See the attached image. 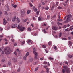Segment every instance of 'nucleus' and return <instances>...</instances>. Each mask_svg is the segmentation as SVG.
<instances>
[{"instance_id": "31", "label": "nucleus", "mask_w": 73, "mask_h": 73, "mask_svg": "<svg viewBox=\"0 0 73 73\" xmlns=\"http://www.w3.org/2000/svg\"><path fill=\"white\" fill-rule=\"evenodd\" d=\"M2 31H3V29H1L0 27V33L2 32Z\"/></svg>"}, {"instance_id": "8", "label": "nucleus", "mask_w": 73, "mask_h": 73, "mask_svg": "<svg viewBox=\"0 0 73 73\" xmlns=\"http://www.w3.org/2000/svg\"><path fill=\"white\" fill-rule=\"evenodd\" d=\"M65 66H64V69H63L62 71V73H65V72L66 71V70L65 69Z\"/></svg>"}, {"instance_id": "64", "label": "nucleus", "mask_w": 73, "mask_h": 73, "mask_svg": "<svg viewBox=\"0 0 73 73\" xmlns=\"http://www.w3.org/2000/svg\"><path fill=\"white\" fill-rule=\"evenodd\" d=\"M20 68H19L17 70V72H20Z\"/></svg>"}, {"instance_id": "26", "label": "nucleus", "mask_w": 73, "mask_h": 73, "mask_svg": "<svg viewBox=\"0 0 73 73\" xmlns=\"http://www.w3.org/2000/svg\"><path fill=\"white\" fill-rule=\"evenodd\" d=\"M54 6H55V3H53V5L52 6V8H54Z\"/></svg>"}, {"instance_id": "43", "label": "nucleus", "mask_w": 73, "mask_h": 73, "mask_svg": "<svg viewBox=\"0 0 73 73\" xmlns=\"http://www.w3.org/2000/svg\"><path fill=\"white\" fill-rule=\"evenodd\" d=\"M25 44V42L24 41H23L22 42V45H24Z\"/></svg>"}, {"instance_id": "12", "label": "nucleus", "mask_w": 73, "mask_h": 73, "mask_svg": "<svg viewBox=\"0 0 73 73\" xmlns=\"http://www.w3.org/2000/svg\"><path fill=\"white\" fill-rule=\"evenodd\" d=\"M66 73H70V69H67L66 70Z\"/></svg>"}, {"instance_id": "2", "label": "nucleus", "mask_w": 73, "mask_h": 73, "mask_svg": "<svg viewBox=\"0 0 73 73\" xmlns=\"http://www.w3.org/2000/svg\"><path fill=\"white\" fill-rule=\"evenodd\" d=\"M18 29H19L20 31H23L24 29H25V28L22 26H20L19 25L18 26Z\"/></svg>"}, {"instance_id": "62", "label": "nucleus", "mask_w": 73, "mask_h": 73, "mask_svg": "<svg viewBox=\"0 0 73 73\" xmlns=\"http://www.w3.org/2000/svg\"><path fill=\"white\" fill-rule=\"evenodd\" d=\"M37 11V9H35V12H36Z\"/></svg>"}, {"instance_id": "1", "label": "nucleus", "mask_w": 73, "mask_h": 73, "mask_svg": "<svg viewBox=\"0 0 73 73\" xmlns=\"http://www.w3.org/2000/svg\"><path fill=\"white\" fill-rule=\"evenodd\" d=\"M5 52L6 54H8L11 52H12V51L11 50H10V48H5L4 49Z\"/></svg>"}, {"instance_id": "46", "label": "nucleus", "mask_w": 73, "mask_h": 73, "mask_svg": "<svg viewBox=\"0 0 73 73\" xmlns=\"http://www.w3.org/2000/svg\"><path fill=\"white\" fill-rule=\"evenodd\" d=\"M27 20H28V19H25L24 21V22L25 23V22H26V21H27Z\"/></svg>"}, {"instance_id": "5", "label": "nucleus", "mask_w": 73, "mask_h": 73, "mask_svg": "<svg viewBox=\"0 0 73 73\" xmlns=\"http://www.w3.org/2000/svg\"><path fill=\"white\" fill-rule=\"evenodd\" d=\"M27 42L29 45H31V44H32L33 42L31 40H27Z\"/></svg>"}, {"instance_id": "15", "label": "nucleus", "mask_w": 73, "mask_h": 73, "mask_svg": "<svg viewBox=\"0 0 73 73\" xmlns=\"http://www.w3.org/2000/svg\"><path fill=\"white\" fill-rule=\"evenodd\" d=\"M52 41H50L48 42V45L49 46H50L51 45H52Z\"/></svg>"}, {"instance_id": "14", "label": "nucleus", "mask_w": 73, "mask_h": 73, "mask_svg": "<svg viewBox=\"0 0 73 73\" xmlns=\"http://www.w3.org/2000/svg\"><path fill=\"white\" fill-rule=\"evenodd\" d=\"M62 35V33H60L59 34V37H61V36Z\"/></svg>"}, {"instance_id": "6", "label": "nucleus", "mask_w": 73, "mask_h": 73, "mask_svg": "<svg viewBox=\"0 0 73 73\" xmlns=\"http://www.w3.org/2000/svg\"><path fill=\"white\" fill-rule=\"evenodd\" d=\"M52 28L54 30H57V29H58V27H56L55 26L52 27Z\"/></svg>"}, {"instance_id": "29", "label": "nucleus", "mask_w": 73, "mask_h": 73, "mask_svg": "<svg viewBox=\"0 0 73 73\" xmlns=\"http://www.w3.org/2000/svg\"><path fill=\"white\" fill-rule=\"evenodd\" d=\"M33 49L34 52H35V51H36L37 50H36V48H33Z\"/></svg>"}, {"instance_id": "49", "label": "nucleus", "mask_w": 73, "mask_h": 73, "mask_svg": "<svg viewBox=\"0 0 73 73\" xmlns=\"http://www.w3.org/2000/svg\"><path fill=\"white\" fill-rule=\"evenodd\" d=\"M2 71L3 73H6V71L5 70H2Z\"/></svg>"}, {"instance_id": "55", "label": "nucleus", "mask_w": 73, "mask_h": 73, "mask_svg": "<svg viewBox=\"0 0 73 73\" xmlns=\"http://www.w3.org/2000/svg\"><path fill=\"white\" fill-rule=\"evenodd\" d=\"M45 51H46V53H48V52H49V51H48V50H45Z\"/></svg>"}, {"instance_id": "45", "label": "nucleus", "mask_w": 73, "mask_h": 73, "mask_svg": "<svg viewBox=\"0 0 73 73\" xmlns=\"http://www.w3.org/2000/svg\"><path fill=\"white\" fill-rule=\"evenodd\" d=\"M44 57H42V58H40V60H41V61H42V60H43V59H44Z\"/></svg>"}, {"instance_id": "19", "label": "nucleus", "mask_w": 73, "mask_h": 73, "mask_svg": "<svg viewBox=\"0 0 73 73\" xmlns=\"http://www.w3.org/2000/svg\"><path fill=\"white\" fill-rule=\"evenodd\" d=\"M42 31L44 33H46V31H45V29H44L42 30Z\"/></svg>"}, {"instance_id": "25", "label": "nucleus", "mask_w": 73, "mask_h": 73, "mask_svg": "<svg viewBox=\"0 0 73 73\" xmlns=\"http://www.w3.org/2000/svg\"><path fill=\"white\" fill-rule=\"evenodd\" d=\"M49 68H46V72L47 73H49Z\"/></svg>"}, {"instance_id": "39", "label": "nucleus", "mask_w": 73, "mask_h": 73, "mask_svg": "<svg viewBox=\"0 0 73 73\" xmlns=\"http://www.w3.org/2000/svg\"><path fill=\"white\" fill-rule=\"evenodd\" d=\"M62 40H67V39L65 38H62Z\"/></svg>"}, {"instance_id": "54", "label": "nucleus", "mask_w": 73, "mask_h": 73, "mask_svg": "<svg viewBox=\"0 0 73 73\" xmlns=\"http://www.w3.org/2000/svg\"><path fill=\"white\" fill-rule=\"evenodd\" d=\"M43 64H47V62H44Z\"/></svg>"}, {"instance_id": "13", "label": "nucleus", "mask_w": 73, "mask_h": 73, "mask_svg": "<svg viewBox=\"0 0 73 73\" xmlns=\"http://www.w3.org/2000/svg\"><path fill=\"white\" fill-rule=\"evenodd\" d=\"M16 16H14L12 19V21L14 22L15 21V19H16Z\"/></svg>"}, {"instance_id": "47", "label": "nucleus", "mask_w": 73, "mask_h": 73, "mask_svg": "<svg viewBox=\"0 0 73 73\" xmlns=\"http://www.w3.org/2000/svg\"><path fill=\"white\" fill-rule=\"evenodd\" d=\"M38 20H39V21H40V20H41V18L39 17V18H38Z\"/></svg>"}, {"instance_id": "21", "label": "nucleus", "mask_w": 73, "mask_h": 73, "mask_svg": "<svg viewBox=\"0 0 73 73\" xmlns=\"http://www.w3.org/2000/svg\"><path fill=\"white\" fill-rule=\"evenodd\" d=\"M58 4H59V2H56V5H57V6H58Z\"/></svg>"}, {"instance_id": "37", "label": "nucleus", "mask_w": 73, "mask_h": 73, "mask_svg": "<svg viewBox=\"0 0 73 73\" xmlns=\"http://www.w3.org/2000/svg\"><path fill=\"white\" fill-rule=\"evenodd\" d=\"M33 20H34L35 21V20H36V18H35V17H33Z\"/></svg>"}, {"instance_id": "32", "label": "nucleus", "mask_w": 73, "mask_h": 73, "mask_svg": "<svg viewBox=\"0 0 73 73\" xmlns=\"http://www.w3.org/2000/svg\"><path fill=\"white\" fill-rule=\"evenodd\" d=\"M27 14H29L30 13V10H29L27 11Z\"/></svg>"}, {"instance_id": "63", "label": "nucleus", "mask_w": 73, "mask_h": 73, "mask_svg": "<svg viewBox=\"0 0 73 73\" xmlns=\"http://www.w3.org/2000/svg\"><path fill=\"white\" fill-rule=\"evenodd\" d=\"M34 64L35 65H37V62H35L34 63Z\"/></svg>"}, {"instance_id": "20", "label": "nucleus", "mask_w": 73, "mask_h": 73, "mask_svg": "<svg viewBox=\"0 0 73 73\" xmlns=\"http://www.w3.org/2000/svg\"><path fill=\"white\" fill-rule=\"evenodd\" d=\"M49 60H54V59L53 58H51V57H49V58H48Z\"/></svg>"}, {"instance_id": "61", "label": "nucleus", "mask_w": 73, "mask_h": 73, "mask_svg": "<svg viewBox=\"0 0 73 73\" xmlns=\"http://www.w3.org/2000/svg\"><path fill=\"white\" fill-rule=\"evenodd\" d=\"M68 31V28H67L65 30V31Z\"/></svg>"}, {"instance_id": "40", "label": "nucleus", "mask_w": 73, "mask_h": 73, "mask_svg": "<svg viewBox=\"0 0 73 73\" xmlns=\"http://www.w3.org/2000/svg\"><path fill=\"white\" fill-rule=\"evenodd\" d=\"M42 47L44 48H46V46L45 45H43Z\"/></svg>"}, {"instance_id": "3", "label": "nucleus", "mask_w": 73, "mask_h": 73, "mask_svg": "<svg viewBox=\"0 0 73 73\" xmlns=\"http://www.w3.org/2000/svg\"><path fill=\"white\" fill-rule=\"evenodd\" d=\"M72 17L71 15L70 14L68 15L66 20L64 22V23H68L70 21V19Z\"/></svg>"}, {"instance_id": "17", "label": "nucleus", "mask_w": 73, "mask_h": 73, "mask_svg": "<svg viewBox=\"0 0 73 73\" xmlns=\"http://www.w3.org/2000/svg\"><path fill=\"white\" fill-rule=\"evenodd\" d=\"M57 24L58 25H62V23H60L59 22H58Z\"/></svg>"}, {"instance_id": "24", "label": "nucleus", "mask_w": 73, "mask_h": 73, "mask_svg": "<svg viewBox=\"0 0 73 73\" xmlns=\"http://www.w3.org/2000/svg\"><path fill=\"white\" fill-rule=\"evenodd\" d=\"M45 10H48L49 9V7L48 6L47 7L45 8Z\"/></svg>"}, {"instance_id": "38", "label": "nucleus", "mask_w": 73, "mask_h": 73, "mask_svg": "<svg viewBox=\"0 0 73 73\" xmlns=\"http://www.w3.org/2000/svg\"><path fill=\"white\" fill-rule=\"evenodd\" d=\"M53 36H54V37H55V38H57V36L55 35H53Z\"/></svg>"}, {"instance_id": "36", "label": "nucleus", "mask_w": 73, "mask_h": 73, "mask_svg": "<svg viewBox=\"0 0 73 73\" xmlns=\"http://www.w3.org/2000/svg\"><path fill=\"white\" fill-rule=\"evenodd\" d=\"M54 49L56 50V49H57V46H54Z\"/></svg>"}, {"instance_id": "16", "label": "nucleus", "mask_w": 73, "mask_h": 73, "mask_svg": "<svg viewBox=\"0 0 73 73\" xmlns=\"http://www.w3.org/2000/svg\"><path fill=\"white\" fill-rule=\"evenodd\" d=\"M28 30L29 31L31 32V28L30 27H29L28 28Z\"/></svg>"}, {"instance_id": "22", "label": "nucleus", "mask_w": 73, "mask_h": 73, "mask_svg": "<svg viewBox=\"0 0 73 73\" xmlns=\"http://www.w3.org/2000/svg\"><path fill=\"white\" fill-rule=\"evenodd\" d=\"M12 6L13 7H14V8H16V7H17V6H16V5H14V4H12Z\"/></svg>"}, {"instance_id": "59", "label": "nucleus", "mask_w": 73, "mask_h": 73, "mask_svg": "<svg viewBox=\"0 0 73 73\" xmlns=\"http://www.w3.org/2000/svg\"><path fill=\"white\" fill-rule=\"evenodd\" d=\"M46 67H47V66H44V68H45V69H46Z\"/></svg>"}, {"instance_id": "51", "label": "nucleus", "mask_w": 73, "mask_h": 73, "mask_svg": "<svg viewBox=\"0 0 73 73\" xmlns=\"http://www.w3.org/2000/svg\"><path fill=\"white\" fill-rule=\"evenodd\" d=\"M11 41H12L13 42H14V39H11Z\"/></svg>"}, {"instance_id": "18", "label": "nucleus", "mask_w": 73, "mask_h": 73, "mask_svg": "<svg viewBox=\"0 0 73 73\" xmlns=\"http://www.w3.org/2000/svg\"><path fill=\"white\" fill-rule=\"evenodd\" d=\"M17 20L18 21V23H20V19H19V18H18V17H17Z\"/></svg>"}, {"instance_id": "56", "label": "nucleus", "mask_w": 73, "mask_h": 73, "mask_svg": "<svg viewBox=\"0 0 73 73\" xmlns=\"http://www.w3.org/2000/svg\"><path fill=\"white\" fill-rule=\"evenodd\" d=\"M58 9H62V7H61L60 6H59V7H58Z\"/></svg>"}, {"instance_id": "48", "label": "nucleus", "mask_w": 73, "mask_h": 73, "mask_svg": "<svg viewBox=\"0 0 73 73\" xmlns=\"http://www.w3.org/2000/svg\"><path fill=\"white\" fill-rule=\"evenodd\" d=\"M31 27H34V25H33V23H31Z\"/></svg>"}, {"instance_id": "23", "label": "nucleus", "mask_w": 73, "mask_h": 73, "mask_svg": "<svg viewBox=\"0 0 73 73\" xmlns=\"http://www.w3.org/2000/svg\"><path fill=\"white\" fill-rule=\"evenodd\" d=\"M68 57H70V58L72 57H73V56L70 55V54H68Z\"/></svg>"}, {"instance_id": "30", "label": "nucleus", "mask_w": 73, "mask_h": 73, "mask_svg": "<svg viewBox=\"0 0 73 73\" xmlns=\"http://www.w3.org/2000/svg\"><path fill=\"white\" fill-rule=\"evenodd\" d=\"M13 61L15 62L16 61H17V60L16 59V58H13Z\"/></svg>"}, {"instance_id": "58", "label": "nucleus", "mask_w": 73, "mask_h": 73, "mask_svg": "<svg viewBox=\"0 0 73 73\" xmlns=\"http://www.w3.org/2000/svg\"><path fill=\"white\" fill-rule=\"evenodd\" d=\"M38 6L39 8H40V7H41V5L39 4L38 5Z\"/></svg>"}, {"instance_id": "60", "label": "nucleus", "mask_w": 73, "mask_h": 73, "mask_svg": "<svg viewBox=\"0 0 73 73\" xmlns=\"http://www.w3.org/2000/svg\"><path fill=\"white\" fill-rule=\"evenodd\" d=\"M5 14H6V15H8V13H7V11H5Z\"/></svg>"}, {"instance_id": "41", "label": "nucleus", "mask_w": 73, "mask_h": 73, "mask_svg": "<svg viewBox=\"0 0 73 73\" xmlns=\"http://www.w3.org/2000/svg\"><path fill=\"white\" fill-rule=\"evenodd\" d=\"M64 63L65 64H66L67 65H68V63L66 61H64Z\"/></svg>"}, {"instance_id": "50", "label": "nucleus", "mask_w": 73, "mask_h": 73, "mask_svg": "<svg viewBox=\"0 0 73 73\" xmlns=\"http://www.w3.org/2000/svg\"><path fill=\"white\" fill-rule=\"evenodd\" d=\"M20 12H21V13H25V12L22 11V10L20 11Z\"/></svg>"}, {"instance_id": "44", "label": "nucleus", "mask_w": 73, "mask_h": 73, "mask_svg": "<svg viewBox=\"0 0 73 73\" xmlns=\"http://www.w3.org/2000/svg\"><path fill=\"white\" fill-rule=\"evenodd\" d=\"M29 5L31 7H32V6H33V5L31 3H29Z\"/></svg>"}, {"instance_id": "27", "label": "nucleus", "mask_w": 73, "mask_h": 73, "mask_svg": "<svg viewBox=\"0 0 73 73\" xmlns=\"http://www.w3.org/2000/svg\"><path fill=\"white\" fill-rule=\"evenodd\" d=\"M56 32L55 31H52V35H54L56 34Z\"/></svg>"}, {"instance_id": "34", "label": "nucleus", "mask_w": 73, "mask_h": 73, "mask_svg": "<svg viewBox=\"0 0 73 73\" xmlns=\"http://www.w3.org/2000/svg\"><path fill=\"white\" fill-rule=\"evenodd\" d=\"M28 55H29V53L28 52H27L26 54V55H25V56L27 57V56H28Z\"/></svg>"}, {"instance_id": "10", "label": "nucleus", "mask_w": 73, "mask_h": 73, "mask_svg": "<svg viewBox=\"0 0 73 73\" xmlns=\"http://www.w3.org/2000/svg\"><path fill=\"white\" fill-rule=\"evenodd\" d=\"M5 6L7 8V11H9V6H8V5H5Z\"/></svg>"}, {"instance_id": "4", "label": "nucleus", "mask_w": 73, "mask_h": 73, "mask_svg": "<svg viewBox=\"0 0 73 73\" xmlns=\"http://www.w3.org/2000/svg\"><path fill=\"white\" fill-rule=\"evenodd\" d=\"M33 53L34 54L35 56L34 57V58L36 60L37 58V53L35 51H33Z\"/></svg>"}, {"instance_id": "33", "label": "nucleus", "mask_w": 73, "mask_h": 73, "mask_svg": "<svg viewBox=\"0 0 73 73\" xmlns=\"http://www.w3.org/2000/svg\"><path fill=\"white\" fill-rule=\"evenodd\" d=\"M23 60H26V57H25V56H24L23 57Z\"/></svg>"}, {"instance_id": "7", "label": "nucleus", "mask_w": 73, "mask_h": 73, "mask_svg": "<svg viewBox=\"0 0 73 73\" xmlns=\"http://www.w3.org/2000/svg\"><path fill=\"white\" fill-rule=\"evenodd\" d=\"M17 24H15L14 25H13L11 26V28H15L16 27H17Z\"/></svg>"}, {"instance_id": "35", "label": "nucleus", "mask_w": 73, "mask_h": 73, "mask_svg": "<svg viewBox=\"0 0 73 73\" xmlns=\"http://www.w3.org/2000/svg\"><path fill=\"white\" fill-rule=\"evenodd\" d=\"M58 21H62V19L60 18L58 19Z\"/></svg>"}, {"instance_id": "42", "label": "nucleus", "mask_w": 73, "mask_h": 73, "mask_svg": "<svg viewBox=\"0 0 73 73\" xmlns=\"http://www.w3.org/2000/svg\"><path fill=\"white\" fill-rule=\"evenodd\" d=\"M64 5L65 7H66V6L67 7H68V4H66V5L64 4Z\"/></svg>"}, {"instance_id": "53", "label": "nucleus", "mask_w": 73, "mask_h": 73, "mask_svg": "<svg viewBox=\"0 0 73 73\" xmlns=\"http://www.w3.org/2000/svg\"><path fill=\"white\" fill-rule=\"evenodd\" d=\"M11 64V62H8V65H10Z\"/></svg>"}, {"instance_id": "28", "label": "nucleus", "mask_w": 73, "mask_h": 73, "mask_svg": "<svg viewBox=\"0 0 73 73\" xmlns=\"http://www.w3.org/2000/svg\"><path fill=\"white\" fill-rule=\"evenodd\" d=\"M39 12H40V11H37V12H36V15H39Z\"/></svg>"}, {"instance_id": "52", "label": "nucleus", "mask_w": 73, "mask_h": 73, "mask_svg": "<svg viewBox=\"0 0 73 73\" xmlns=\"http://www.w3.org/2000/svg\"><path fill=\"white\" fill-rule=\"evenodd\" d=\"M49 18H50V16L48 15L47 16V19H49Z\"/></svg>"}, {"instance_id": "11", "label": "nucleus", "mask_w": 73, "mask_h": 73, "mask_svg": "<svg viewBox=\"0 0 73 73\" xmlns=\"http://www.w3.org/2000/svg\"><path fill=\"white\" fill-rule=\"evenodd\" d=\"M68 44V45H70V46H72V42L70 41H69Z\"/></svg>"}, {"instance_id": "57", "label": "nucleus", "mask_w": 73, "mask_h": 73, "mask_svg": "<svg viewBox=\"0 0 73 73\" xmlns=\"http://www.w3.org/2000/svg\"><path fill=\"white\" fill-rule=\"evenodd\" d=\"M35 71H37L38 70V68H36L35 69Z\"/></svg>"}, {"instance_id": "9", "label": "nucleus", "mask_w": 73, "mask_h": 73, "mask_svg": "<svg viewBox=\"0 0 73 73\" xmlns=\"http://www.w3.org/2000/svg\"><path fill=\"white\" fill-rule=\"evenodd\" d=\"M3 24H4V25H5L6 24H7V21H6V20H5V18L3 19Z\"/></svg>"}]
</instances>
